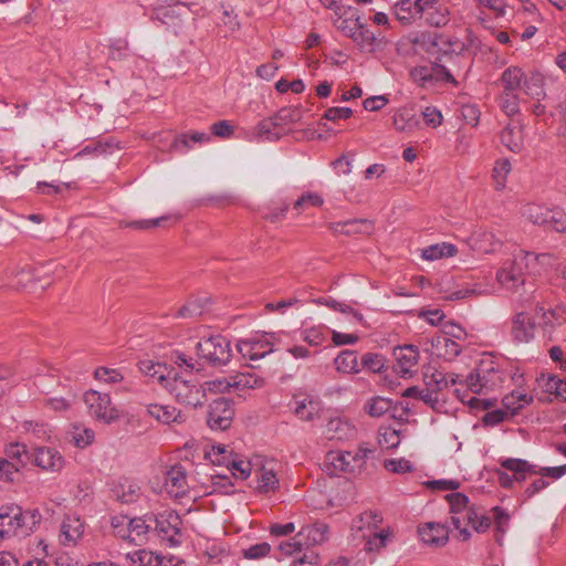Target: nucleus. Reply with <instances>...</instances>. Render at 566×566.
Wrapping results in <instances>:
<instances>
[{
  "mask_svg": "<svg viewBox=\"0 0 566 566\" xmlns=\"http://www.w3.org/2000/svg\"><path fill=\"white\" fill-rule=\"evenodd\" d=\"M33 463L44 471L60 472L65 464L63 455L54 448L36 447L33 450Z\"/></svg>",
  "mask_w": 566,
  "mask_h": 566,
  "instance_id": "nucleus-13",
  "label": "nucleus"
},
{
  "mask_svg": "<svg viewBox=\"0 0 566 566\" xmlns=\"http://www.w3.org/2000/svg\"><path fill=\"white\" fill-rule=\"evenodd\" d=\"M418 533L423 543L432 546H442L448 542V527L438 522H429L420 525Z\"/></svg>",
  "mask_w": 566,
  "mask_h": 566,
  "instance_id": "nucleus-20",
  "label": "nucleus"
},
{
  "mask_svg": "<svg viewBox=\"0 0 566 566\" xmlns=\"http://www.w3.org/2000/svg\"><path fill=\"white\" fill-rule=\"evenodd\" d=\"M139 488L135 483L125 482L116 486L113 492L117 500L123 503H132L138 496Z\"/></svg>",
  "mask_w": 566,
  "mask_h": 566,
  "instance_id": "nucleus-46",
  "label": "nucleus"
},
{
  "mask_svg": "<svg viewBox=\"0 0 566 566\" xmlns=\"http://www.w3.org/2000/svg\"><path fill=\"white\" fill-rule=\"evenodd\" d=\"M294 412L301 420L311 421L318 412V405L307 396H294Z\"/></svg>",
  "mask_w": 566,
  "mask_h": 566,
  "instance_id": "nucleus-32",
  "label": "nucleus"
},
{
  "mask_svg": "<svg viewBox=\"0 0 566 566\" xmlns=\"http://www.w3.org/2000/svg\"><path fill=\"white\" fill-rule=\"evenodd\" d=\"M373 451L360 447L357 451H329L326 454L325 463L334 469V472H344L350 474L360 473L367 457Z\"/></svg>",
  "mask_w": 566,
  "mask_h": 566,
  "instance_id": "nucleus-6",
  "label": "nucleus"
},
{
  "mask_svg": "<svg viewBox=\"0 0 566 566\" xmlns=\"http://www.w3.org/2000/svg\"><path fill=\"white\" fill-rule=\"evenodd\" d=\"M378 442L381 448L395 449L400 443L399 432L395 429L386 428L382 432H380Z\"/></svg>",
  "mask_w": 566,
  "mask_h": 566,
  "instance_id": "nucleus-56",
  "label": "nucleus"
},
{
  "mask_svg": "<svg viewBox=\"0 0 566 566\" xmlns=\"http://www.w3.org/2000/svg\"><path fill=\"white\" fill-rule=\"evenodd\" d=\"M415 43L429 54H439L440 48H443V34L422 33L416 38Z\"/></svg>",
  "mask_w": 566,
  "mask_h": 566,
  "instance_id": "nucleus-35",
  "label": "nucleus"
},
{
  "mask_svg": "<svg viewBox=\"0 0 566 566\" xmlns=\"http://www.w3.org/2000/svg\"><path fill=\"white\" fill-rule=\"evenodd\" d=\"M392 125L396 130L407 134L422 128L420 116L417 115L411 106H403L397 109L392 115Z\"/></svg>",
  "mask_w": 566,
  "mask_h": 566,
  "instance_id": "nucleus-17",
  "label": "nucleus"
},
{
  "mask_svg": "<svg viewBox=\"0 0 566 566\" xmlns=\"http://www.w3.org/2000/svg\"><path fill=\"white\" fill-rule=\"evenodd\" d=\"M238 352L244 358L250 360H259L273 352L272 343L263 337H252L248 339H240L237 344Z\"/></svg>",
  "mask_w": 566,
  "mask_h": 566,
  "instance_id": "nucleus-15",
  "label": "nucleus"
},
{
  "mask_svg": "<svg viewBox=\"0 0 566 566\" xmlns=\"http://www.w3.org/2000/svg\"><path fill=\"white\" fill-rule=\"evenodd\" d=\"M211 136L207 133L195 132L191 134H181L175 138L171 144V149L178 153L187 151L191 145L190 143H208Z\"/></svg>",
  "mask_w": 566,
  "mask_h": 566,
  "instance_id": "nucleus-34",
  "label": "nucleus"
},
{
  "mask_svg": "<svg viewBox=\"0 0 566 566\" xmlns=\"http://www.w3.org/2000/svg\"><path fill=\"white\" fill-rule=\"evenodd\" d=\"M443 48H440L442 54H461L465 50V44L458 38L443 34Z\"/></svg>",
  "mask_w": 566,
  "mask_h": 566,
  "instance_id": "nucleus-58",
  "label": "nucleus"
},
{
  "mask_svg": "<svg viewBox=\"0 0 566 566\" xmlns=\"http://www.w3.org/2000/svg\"><path fill=\"white\" fill-rule=\"evenodd\" d=\"M172 359H174V363L178 367L185 368V371L193 373V371H199V369H200L198 367V363L196 360H193V358L185 355L184 353L176 352L172 355Z\"/></svg>",
  "mask_w": 566,
  "mask_h": 566,
  "instance_id": "nucleus-63",
  "label": "nucleus"
},
{
  "mask_svg": "<svg viewBox=\"0 0 566 566\" xmlns=\"http://www.w3.org/2000/svg\"><path fill=\"white\" fill-rule=\"evenodd\" d=\"M548 213L549 209L535 203H527L523 207L522 210V214L527 221L532 222L533 224H539L544 227L548 220Z\"/></svg>",
  "mask_w": 566,
  "mask_h": 566,
  "instance_id": "nucleus-37",
  "label": "nucleus"
},
{
  "mask_svg": "<svg viewBox=\"0 0 566 566\" xmlns=\"http://www.w3.org/2000/svg\"><path fill=\"white\" fill-rule=\"evenodd\" d=\"M535 323L524 312L516 313L512 318L511 336L515 343H528L534 338Z\"/></svg>",
  "mask_w": 566,
  "mask_h": 566,
  "instance_id": "nucleus-18",
  "label": "nucleus"
},
{
  "mask_svg": "<svg viewBox=\"0 0 566 566\" xmlns=\"http://www.w3.org/2000/svg\"><path fill=\"white\" fill-rule=\"evenodd\" d=\"M324 203L323 197L317 192H305L295 202L293 208L298 212L310 207H321Z\"/></svg>",
  "mask_w": 566,
  "mask_h": 566,
  "instance_id": "nucleus-50",
  "label": "nucleus"
},
{
  "mask_svg": "<svg viewBox=\"0 0 566 566\" xmlns=\"http://www.w3.org/2000/svg\"><path fill=\"white\" fill-rule=\"evenodd\" d=\"M419 400L423 401L434 411H441V409L444 407V399H442L440 395L437 394L432 388L429 389L426 387L424 389H421Z\"/></svg>",
  "mask_w": 566,
  "mask_h": 566,
  "instance_id": "nucleus-53",
  "label": "nucleus"
},
{
  "mask_svg": "<svg viewBox=\"0 0 566 566\" xmlns=\"http://www.w3.org/2000/svg\"><path fill=\"white\" fill-rule=\"evenodd\" d=\"M502 467L514 473V478L517 481L525 479V473L531 472L532 465L522 459H506L502 461Z\"/></svg>",
  "mask_w": 566,
  "mask_h": 566,
  "instance_id": "nucleus-43",
  "label": "nucleus"
},
{
  "mask_svg": "<svg viewBox=\"0 0 566 566\" xmlns=\"http://www.w3.org/2000/svg\"><path fill=\"white\" fill-rule=\"evenodd\" d=\"M526 74L518 66L507 67L501 75L500 82L503 86L502 92H516L523 87Z\"/></svg>",
  "mask_w": 566,
  "mask_h": 566,
  "instance_id": "nucleus-28",
  "label": "nucleus"
},
{
  "mask_svg": "<svg viewBox=\"0 0 566 566\" xmlns=\"http://www.w3.org/2000/svg\"><path fill=\"white\" fill-rule=\"evenodd\" d=\"M432 346L437 349L438 355L447 360L455 358L461 353V346L446 335L433 338Z\"/></svg>",
  "mask_w": 566,
  "mask_h": 566,
  "instance_id": "nucleus-31",
  "label": "nucleus"
},
{
  "mask_svg": "<svg viewBox=\"0 0 566 566\" xmlns=\"http://www.w3.org/2000/svg\"><path fill=\"white\" fill-rule=\"evenodd\" d=\"M536 314L542 317V326L544 329H554L556 326H560L564 322H566V311L564 307H556L546 311L543 306H536Z\"/></svg>",
  "mask_w": 566,
  "mask_h": 566,
  "instance_id": "nucleus-27",
  "label": "nucleus"
},
{
  "mask_svg": "<svg viewBox=\"0 0 566 566\" xmlns=\"http://www.w3.org/2000/svg\"><path fill=\"white\" fill-rule=\"evenodd\" d=\"M275 120L284 130V126L297 123L302 118V111L298 107H282L275 115Z\"/></svg>",
  "mask_w": 566,
  "mask_h": 566,
  "instance_id": "nucleus-45",
  "label": "nucleus"
},
{
  "mask_svg": "<svg viewBox=\"0 0 566 566\" xmlns=\"http://www.w3.org/2000/svg\"><path fill=\"white\" fill-rule=\"evenodd\" d=\"M19 471L20 467L8 459L0 458V480L13 482Z\"/></svg>",
  "mask_w": 566,
  "mask_h": 566,
  "instance_id": "nucleus-61",
  "label": "nucleus"
},
{
  "mask_svg": "<svg viewBox=\"0 0 566 566\" xmlns=\"http://www.w3.org/2000/svg\"><path fill=\"white\" fill-rule=\"evenodd\" d=\"M500 108L510 117L520 113V96L516 92H502L497 97Z\"/></svg>",
  "mask_w": 566,
  "mask_h": 566,
  "instance_id": "nucleus-39",
  "label": "nucleus"
},
{
  "mask_svg": "<svg viewBox=\"0 0 566 566\" xmlns=\"http://www.w3.org/2000/svg\"><path fill=\"white\" fill-rule=\"evenodd\" d=\"M446 500L449 503L450 506V514H457L465 512L468 510H471L472 507H469V497L463 493H450L446 496Z\"/></svg>",
  "mask_w": 566,
  "mask_h": 566,
  "instance_id": "nucleus-51",
  "label": "nucleus"
},
{
  "mask_svg": "<svg viewBox=\"0 0 566 566\" xmlns=\"http://www.w3.org/2000/svg\"><path fill=\"white\" fill-rule=\"evenodd\" d=\"M164 488L172 497H182L189 490L187 472L180 464L172 465L165 473Z\"/></svg>",
  "mask_w": 566,
  "mask_h": 566,
  "instance_id": "nucleus-14",
  "label": "nucleus"
},
{
  "mask_svg": "<svg viewBox=\"0 0 566 566\" xmlns=\"http://www.w3.org/2000/svg\"><path fill=\"white\" fill-rule=\"evenodd\" d=\"M148 413L158 421L166 424L172 422L181 423L185 421V416L181 413V411L177 410V408L172 406H164L157 403L149 405Z\"/></svg>",
  "mask_w": 566,
  "mask_h": 566,
  "instance_id": "nucleus-24",
  "label": "nucleus"
},
{
  "mask_svg": "<svg viewBox=\"0 0 566 566\" xmlns=\"http://www.w3.org/2000/svg\"><path fill=\"white\" fill-rule=\"evenodd\" d=\"M549 258V254H534L520 250L517 253L513 254L512 259L503 263L497 271L496 279L504 289L517 291L520 285L525 284V270L530 268L531 261L543 262Z\"/></svg>",
  "mask_w": 566,
  "mask_h": 566,
  "instance_id": "nucleus-2",
  "label": "nucleus"
},
{
  "mask_svg": "<svg viewBox=\"0 0 566 566\" xmlns=\"http://www.w3.org/2000/svg\"><path fill=\"white\" fill-rule=\"evenodd\" d=\"M474 518H478V513L473 509L462 512V514L457 513L451 515V523L454 528L459 531L462 541L470 538L471 534L468 531V525H471Z\"/></svg>",
  "mask_w": 566,
  "mask_h": 566,
  "instance_id": "nucleus-36",
  "label": "nucleus"
},
{
  "mask_svg": "<svg viewBox=\"0 0 566 566\" xmlns=\"http://www.w3.org/2000/svg\"><path fill=\"white\" fill-rule=\"evenodd\" d=\"M360 365L371 373H381L385 367V358L378 353H367L361 357Z\"/></svg>",
  "mask_w": 566,
  "mask_h": 566,
  "instance_id": "nucleus-52",
  "label": "nucleus"
},
{
  "mask_svg": "<svg viewBox=\"0 0 566 566\" xmlns=\"http://www.w3.org/2000/svg\"><path fill=\"white\" fill-rule=\"evenodd\" d=\"M395 371L403 378L412 377L418 371L419 350L413 345L398 346L394 349Z\"/></svg>",
  "mask_w": 566,
  "mask_h": 566,
  "instance_id": "nucleus-11",
  "label": "nucleus"
},
{
  "mask_svg": "<svg viewBox=\"0 0 566 566\" xmlns=\"http://www.w3.org/2000/svg\"><path fill=\"white\" fill-rule=\"evenodd\" d=\"M390 533L388 531H381L379 533H375L370 536L365 543V549L368 552H377L380 548L386 546V543L389 538Z\"/></svg>",
  "mask_w": 566,
  "mask_h": 566,
  "instance_id": "nucleus-59",
  "label": "nucleus"
},
{
  "mask_svg": "<svg viewBox=\"0 0 566 566\" xmlns=\"http://www.w3.org/2000/svg\"><path fill=\"white\" fill-rule=\"evenodd\" d=\"M318 303L323 304L332 310L339 311L342 313H352L357 321H359V322L363 321V315L360 313L353 310L349 305L337 302L336 300H334L332 297L321 298L318 301Z\"/></svg>",
  "mask_w": 566,
  "mask_h": 566,
  "instance_id": "nucleus-60",
  "label": "nucleus"
},
{
  "mask_svg": "<svg viewBox=\"0 0 566 566\" xmlns=\"http://www.w3.org/2000/svg\"><path fill=\"white\" fill-rule=\"evenodd\" d=\"M511 171V163L509 159L497 160L493 168V179L495 181V188L501 190L505 187L506 177Z\"/></svg>",
  "mask_w": 566,
  "mask_h": 566,
  "instance_id": "nucleus-48",
  "label": "nucleus"
},
{
  "mask_svg": "<svg viewBox=\"0 0 566 566\" xmlns=\"http://www.w3.org/2000/svg\"><path fill=\"white\" fill-rule=\"evenodd\" d=\"M279 484V480L273 470L262 469L260 475L258 476V486L256 490L260 493H268L274 491Z\"/></svg>",
  "mask_w": 566,
  "mask_h": 566,
  "instance_id": "nucleus-47",
  "label": "nucleus"
},
{
  "mask_svg": "<svg viewBox=\"0 0 566 566\" xmlns=\"http://www.w3.org/2000/svg\"><path fill=\"white\" fill-rule=\"evenodd\" d=\"M112 526L119 537L128 539L135 545H142L145 543L150 528L144 517L128 518L126 516L114 517Z\"/></svg>",
  "mask_w": 566,
  "mask_h": 566,
  "instance_id": "nucleus-7",
  "label": "nucleus"
},
{
  "mask_svg": "<svg viewBox=\"0 0 566 566\" xmlns=\"http://www.w3.org/2000/svg\"><path fill=\"white\" fill-rule=\"evenodd\" d=\"M506 363L492 355H484L474 371L465 379L473 394H488L501 387L505 379Z\"/></svg>",
  "mask_w": 566,
  "mask_h": 566,
  "instance_id": "nucleus-1",
  "label": "nucleus"
},
{
  "mask_svg": "<svg viewBox=\"0 0 566 566\" xmlns=\"http://www.w3.org/2000/svg\"><path fill=\"white\" fill-rule=\"evenodd\" d=\"M336 28L358 46L361 52L373 53L384 44V36L380 33H374L360 21V18L350 15L349 18H339L335 22Z\"/></svg>",
  "mask_w": 566,
  "mask_h": 566,
  "instance_id": "nucleus-3",
  "label": "nucleus"
},
{
  "mask_svg": "<svg viewBox=\"0 0 566 566\" xmlns=\"http://www.w3.org/2000/svg\"><path fill=\"white\" fill-rule=\"evenodd\" d=\"M234 417L232 401L226 398L213 400L209 405L207 424L212 430H227L230 428Z\"/></svg>",
  "mask_w": 566,
  "mask_h": 566,
  "instance_id": "nucleus-9",
  "label": "nucleus"
},
{
  "mask_svg": "<svg viewBox=\"0 0 566 566\" xmlns=\"http://www.w3.org/2000/svg\"><path fill=\"white\" fill-rule=\"evenodd\" d=\"M284 134L281 126H279L274 116L261 120L254 129V135L262 142H274L281 138Z\"/></svg>",
  "mask_w": 566,
  "mask_h": 566,
  "instance_id": "nucleus-26",
  "label": "nucleus"
},
{
  "mask_svg": "<svg viewBox=\"0 0 566 566\" xmlns=\"http://www.w3.org/2000/svg\"><path fill=\"white\" fill-rule=\"evenodd\" d=\"M500 139L510 151L518 154L524 148V125L518 120L510 122L501 132Z\"/></svg>",
  "mask_w": 566,
  "mask_h": 566,
  "instance_id": "nucleus-19",
  "label": "nucleus"
},
{
  "mask_svg": "<svg viewBox=\"0 0 566 566\" xmlns=\"http://www.w3.org/2000/svg\"><path fill=\"white\" fill-rule=\"evenodd\" d=\"M94 377L97 380L104 381L106 384H116L124 379L122 373L118 369L107 367L96 368L94 371Z\"/></svg>",
  "mask_w": 566,
  "mask_h": 566,
  "instance_id": "nucleus-54",
  "label": "nucleus"
},
{
  "mask_svg": "<svg viewBox=\"0 0 566 566\" xmlns=\"http://www.w3.org/2000/svg\"><path fill=\"white\" fill-rule=\"evenodd\" d=\"M4 459H8L20 468L25 467L30 459L27 446L18 442L8 444L4 449Z\"/></svg>",
  "mask_w": 566,
  "mask_h": 566,
  "instance_id": "nucleus-38",
  "label": "nucleus"
},
{
  "mask_svg": "<svg viewBox=\"0 0 566 566\" xmlns=\"http://www.w3.org/2000/svg\"><path fill=\"white\" fill-rule=\"evenodd\" d=\"M238 380L230 382L227 378H218L213 380L206 381L201 384V388L205 390V396L207 392L211 394H222L229 390L232 386H244V387H253L250 382V378H247L244 375L237 376Z\"/></svg>",
  "mask_w": 566,
  "mask_h": 566,
  "instance_id": "nucleus-25",
  "label": "nucleus"
},
{
  "mask_svg": "<svg viewBox=\"0 0 566 566\" xmlns=\"http://www.w3.org/2000/svg\"><path fill=\"white\" fill-rule=\"evenodd\" d=\"M196 349L200 358L217 368L227 366L233 356L230 340L222 335L200 339Z\"/></svg>",
  "mask_w": 566,
  "mask_h": 566,
  "instance_id": "nucleus-4",
  "label": "nucleus"
},
{
  "mask_svg": "<svg viewBox=\"0 0 566 566\" xmlns=\"http://www.w3.org/2000/svg\"><path fill=\"white\" fill-rule=\"evenodd\" d=\"M426 21L433 27H442L448 22V11L439 4V0L433 4L432 8L423 10Z\"/></svg>",
  "mask_w": 566,
  "mask_h": 566,
  "instance_id": "nucleus-41",
  "label": "nucleus"
},
{
  "mask_svg": "<svg viewBox=\"0 0 566 566\" xmlns=\"http://www.w3.org/2000/svg\"><path fill=\"white\" fill-rule=\"evenodd\" d=\"M457 252V248L450 243H438L432 244L422 250L421 256L426 260H438L443 256H453Z\"/></svg>",
  "mask_w": 566,
  "mask_h": 566,
  "instance_id": "nucleus-40",
  "label": "nucleus"
},
{
  "mask_svg": "<svg viewBox=\"0 0 566 566\" xmlns=\"http://www.w3.org/2000/svg\"><path fill=\"white\" fill-rule=\"evenodd\" d=\"M300 541L306 548L319 545L327 539L328 526L325 523H314L303 526L300 531Z\"/></svg>",
  "mask_w": 566,
  "mask_h": 566,
  "instance_id": "nucleus-22",
  "label": "nucleus"
},
{
  "mask_svg": "<svg viewBox=\"0 0 566 566\" xmlns=\"http://www.w3.org/2000/svg\"><path fill=\"white\" fill-rule=\"evenodd\" d=\"M334 364L336 369L344 374H358L360 371V365L355 350H342L334 359Z\"/></svg>",
  "mask_w": 566,
  "mask_h": 566,
  "instance_id": "nucleus-30",
  "label": "nucleus"
},
{
  "mask_svg": "<svg viewBox=\"0 0 566 566\" xmlns=\"http://www.w3.org/2000/svg\"><path fill=\"white\" fill-rule=\"evenodd\" d=\"M83 401L87 407L88 413L98 420L111 423L118 418V412L112 406L108 394L91 389L83 395Z\"/></svg>",
  "mask_w": 566,
  "mask_h": 566,
  "instance_id": "nucleus-8",
  "label": "nucleus"
},
{
  "mask_svg": "<svg viewBox=\"0 0 566 566\" xmlns=\"http://www.w3.org/2000/svg\"><path fill=\"white\" fill-rule=\"evenodd\" d=\"M94 440V431L87 428H75L72 432V441L77 448H85Z\"/></svg>",
  "mask_w": 566,
  "mask_h": 566,
  "instance_id": "nucleus-57",
  "label": "nucleus"
},
{
  "mask_svg": "<svg viewBox=\"0 0 566 566\" xmlns=\"http://www.w3.org/2000/svg\"><path fill=\"white\" fill-rule=\"evenodd\" d=\"M271 546L266 542L258 543L243 551V557L248 559H259L266 556Z\"/></svg>",
  "mask_w": 566,
  "mask_h": 566,
  "instance_id": "nucleus-62",
  "label": "nucleus"
},
{
  "mask_svg": "<svg viewBox=\"0 0 566 566\" xmlns=\"http://www.w3.org/2000/svg\"><path fill=\"white\" fill-rule=\"evenodd\" d=\"M138 368L144 375L156 378L163 387L174 374V370H169L166 364L156 363L150 359L140 360Z\"/></svg>",
  "mask_w": 566,
  "mask_h": 566,
  "instance_id": "nucleus-23",
  "label": "nucleus"
},
{
  "mask_svg": "<svg viewBox=\"0 0 566 566\" xmlns=\"http://www.w3.org/2000/svg\"><path fill=\"white\" fill-rule=\"evenodd\" d=\"M158 536L166 541L169 546L175 547L180 544L181 518L175 511H168L154 517Z\"/></svg>",
  "mask_w": 566,
  "mask_h": 566,
  "instance_id": "nucleus-10",
  "label": "nucleus"
},
{
  "mask_svg": "<svg viewBox=\"0 0 566 566\" xmlns=\"http://www.w3.org/2000/svg\"><path fill=\"white\" fill-rule=\"evenodd\" d=\"M126 557L137 566H163L164 563V556L144 548L128 553Z\"/></svg>",
  "mask_w": 566,
  "mask_h": 566,
  "instance_id": "nucleus-33",
  "label": "nucleus"
},
{
  "mask_svg": "<svg viewBox=\"0 0 566 566\" xmlns=\"http://www.w3.org/2000/svg\"><path fill=\"white\" fill-rule=\"evenodd\" d=\"M164 388L175 397L178 403L186 407L197 408L205 403V390L201 384L184 379L177 373H174L164 384Z\"/></svg>",
  "mask_w": 566,
  "mask_h": 566,
  "instance_id": "nucleus-5",
  "label": "nucleus"
},
{
  "mask_svg": "<svg viewBox=\"0 0 566 566\" xmlns=\"http://www.w3.org/2000/svg\"><path fill=\"white\" fill-rule=\"evenodd\" d=\"M84 533V524L76 516H66L61 525L60 542L73 547Z\"/></svg>",
  "mask_w": 566,
  "mask_h": 566,
  "instance_id": "nucleus-21",
  "label": "nucleus"
},
{
  "mask_svg": "<svg viewBox=\"0 0 566 566\" xmlns=\"http://www.w3.org/2000/svg\"><path fill=\"white\" fill-rule=\"evenodd\" d=\"M423 380L426 387H428L429 389H434V391L439 395L443 389H446L449 386L447 375L438 370L433 371L432 374H429V370L423 371Z\"/></svg>",
  "mask_w": 566,
  "mask_h": 566,
  "instance_id": "nucleus-44",
  "label": "nucleus"
},
{
  "mask_svg": "<svg viewBox=\"0 0 566 566\" xmlns=\"http://www.w3.org/2000/svg\"><path fill=\"white\" fill-rule=\"evenodd\" d=\"M544 85V76L538 72H532L530 76H525L523 90L532 99L539 102L546 96Z\"/></svg>",
  "mask_w": 566,
  "mask_h": 566,
  "instance_id": "nucleus-29",
  "label": "nucleus"
},
{
  "mask_svg": "<svg viewBox=\"0 0 566 566\" xmlns=\"http://www.w3.org/2000/svg\"><path fill=\"white\" fill-rule=\"evenodd\" d=\"M24 524V515L19 506L1 509L0 511V539L14 536Z\"/></svg>",
  "mask_w": 566,
  "mask_h": 566,
  "instance_id": "nucleus-16",
  "label": "nucleus"
},
{
  "mask_svg": "<svg viewBox=\"0 0 566 566\" xmlns=\"http://www.w3.org/2000/svg\"><path fill=\"white\" fill-rule=\"evenodd\" d=\"M392 407V401L384 397H374L369 399L365 406L366 412L370 417H381Z\"/></svg>",
  "mask_w": 566,
  "mask_h": 566,
  "instance_id": "nucleus-42",
  "label": "nucleus"
},
{
  "mask_svg": "<svg viewBox=\"0 0 566 566\" xmlns=\"http://www.w3.org/2000/svg\"><path fill=\"white\" fill-rule=\"evenodd\" d=\"M547 219V229L566 233V216L562 211L549 210Z\"/></svg>",
  "mask_w": 566,
  "mask_h": 566,
  "instance_id": "nucleus-55",
  "label": "nucleus"
},
{
  "mask_svg": "<svg viewBox=\"0 0 566 566\" xmlns=\"http://www.w3.org/2000/svg\"><path fill=\"white\" fill-rule=\"evenodd\" d=\"M437 0H401L395 6L397 19L403 24H410L423 15V10L433 7Z\"/></svg>",
  "mask_w": 566,
  "mask_h": 566,
  "instance_id": "nucleus-12",
  "label": "nucleus"
},
{
  "mask_svg": "<svg viewBox=\"0 0 566 566\" xmlns=\"http://www.w3.org/2000/svg\"><path fill=\"white\" fill-rule=\"evenodd\" d=\"M421 116L426 123V125L431 126L433 128L440 126L442 124V114L439 109L432 106L426 107Z\"/></svg>",
  "mask_w": 566,
  "mask_h": 566,
  "instance_id": "nucleus-64",
  "label": "nucleus"
},
{
  "mask_svg": "<svg viewBox=\"0 0 566 566\" xmlns=\"http://www.w3.org/2000/svg\"><path fill=\"white\" fill-rule=\"evenodd\" d=\"M410 77L415 83L422 87L432 86V69L431 65H420L410 70Z\"/></svg>",
  "mask_w": 566,
  "mask_h": 566,
  "instance_id": "nucleus-49",
  "label": "nucleus"
}]
</instances>
